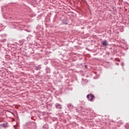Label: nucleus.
<instances>
[{"instance_id": "obj_6", "label": "nucleus", "mask_w": 129, "mask_h": 129, "mask_svg": "<svg viewBox=\"0 0 129 129\" xmlns=\"http://www.w3.org/2000/svg\"><path fill=\"white\" fill-rule=\"evenodd\" d=\"M35 69H36V70H39V69H40V68H39V69H38V68L36 67V68H35Z\"/></svg>"}, {"instance_id": "obj_1", "label": "nucleus", "mask_w": 129, "mask_h": 129, "mask_svg": "<svg viewBox=\"0 0 129 129\" xmlns=\"http://www.w3.org/2000/svg\"><path fill=\"white\" fill-rule=\"evenodd\" d=\"M87 98H88V100H90V101H92L93 98H94V95L92 94H88L87 95Z\"/></svg>"}, {"instance_id": "obj_5", "label": "nucleus", "mask_w": 129, "mask_h": 129, "mask_svg": "<svg viewBox=\"0 0 129 129\" xmlns=\"http://www.w3.org/2000/svg\"><path fill=\"white\" fill-rule=\"evenodd\" d=\"M68 107H69V108H73V106H72V105L70 104H68Z\"/></svg>"}, {"instance_id": "obj_4", "label": "nucleus", "mask_w": 129, "mask_h": 129, "mask_svg": "<svg viewBox=\"0 0 129 129\" xmlns=\"http://www.w3.org/2000/svg\"><path fill=\"white\" fill-rule=\"evenodd\" d=\"M8 126V124L6 123L0 124V126H3V127H6V126Z\"/></svg>"}, {"instance_id": "obj_2", "label": "nucleus", "mask_w": 129, "mask_h": 129, "mask_svg": "<svg viewBox=\"0 0 129 129\" xmlns=\"http://www.w3.org/2000/svg\"><path fill=\"white\" fill-rule=\"evenodd\" d=\"M101 44L102 45H103V46H107V42L106 41V40H104L103 41L101 42Z\"/></svg>"}, {"instance_id": "obj_3", "label": "nucleus", "mask_w": 129, "mask_h": 129, "mask_svg": "<svg viewBox=\"0 0 129 129\" xmlns=\"http://www.w3.org/2000/svg\"><path fill=\"white\" fill-rule=\"evenodd\" d=\"M55 107L57 108H58L59 109H61V108H62V107L61 106V105H60L59 104H56L55 105Z\"/></svg>"}]
</instances>
